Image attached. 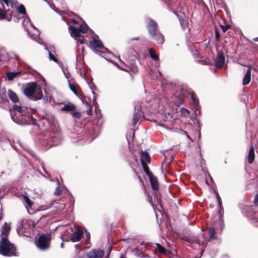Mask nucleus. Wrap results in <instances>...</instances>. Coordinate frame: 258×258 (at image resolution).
<instances>
[{"label": "nucleus", "instance_id": "f257e3e1", "mask_svg": "<svg viewBox=\"0 0 258 258\" xmlns=\"http://www.w3.org/2000/svg\"><path fill=\"white\" fill-rule=\"evenodd\" d=\"M12 118L15 122L19 124H27L30 122L32 115L29 113L26 107L14 105L11 112Z\"/></svg>", "mask_w": 258, "mask_h": 258}, {"label": "nucleus", "instance_id": "f03ea898", "mask_svg": "<svg viewBox=\"0 0 258 258\" xmlns=\"http://www.w3.org/2000/svg\"><path fill=\"white\" fill-rule=\"evenodd\" d=\"M23 92L26 96L34 100H39L43 96L41 88L38 87L35 83H33L28 86L24 90Z\"/></svg>", "mask_w": 258, "mask_h": 258}, {"label": "nucleus", "instance_id": "7ed1b4c3", "mask_svg": "<svg viewBox=\"0 0 258 258\" xmlns=\"http://www.w3.org/2000/svg\"><path fill=\"white\" fill-rule=\"evenodd\" d=\"M0 253L5 256L16 255L15 248L8 239L1 238L0 240Z\"/></svg>", "mask_w": 258, "mask_h": 258}, {"label": "nucleus", "instance_id": "20e7f679", "mask_svg": "<svg viewBox=\"0 0 258 258\" xmlns=\"http://www.w3.org/2000/svg\"><path fill=\"white\" fill-rule=\"evenodd\" d=\"M22 24L30 36L36 38L40 33L38 30L31 23L30 19L26 16L23 17Z\"/></svg>", "mask_w": 258, "mask_h": 258}, {"label": "nucleus", "instance_id": "39448f33", "mask_svg": "<svg viewBox=\"0 0 258 258\" xmlns=\"http://www.w3.org/2000/svg\"><path fill=\"white\" fill-rule=\"evenodd\" d=\"M2 8H0V20H12V13H10L9 0H0Z\"/></svg>", "mask_w": 258, "mask_h": 258}, {"label": "nucleus", "instance_id": "423d86ee", "mask_svg": "<svg viewBox=\"0 0 258 258\" xmlns=\"http://www.w3.org/2000/svg\"><path fill=\"white\" fill-rule=\"evenodd\" d=\"M69 30L71 36L75 39H77L82 37L80 33H86L89 30V27L86 24L84 23L81 25L79 28L74 26H70Z\"/></svg>", "mask_w": 258, "mask_h": 258}, {"label": "nucleus", "instance_id": "0eeeda50", "mask_svg": "<svg viewBox=\"0 0 258 258\" xmlns=\"http://www.w3.org/2000/svg\"><path fill=\"white\" fill-rule=\"evenodd\" d=\"M50 239L44 235H40L35 244L38 248L40 250H46L49 247Z\"/></svg>", "mask_w": 258, "mask_h": 258}, {"label": "nucleus", "instance_id": "6e6552de", "mask_svg": "<svg viewBox=\"0 0 258 258\" xmlns=\"http://www.w3.org/2000/svg\"><path fill=\"white\" fill-rule=\"evenodd\" d=\"M93 45L94 46V50L96 52H100L101 53H105L108 51V49L103 46L101 42L99 39L94 38Z\"/></svg>", "mask_w": 258, "mask_h": 258}, {"label": "nucleus", "instance_id": "1a4fd4ad", "mask_svg": "<svg viewBox=\"0 0 258 258\" xmlns=\"http://www.w3.org/2000/svg\"><path fill=\"white\" fill-rule=\"evenodd\" d=\"M143 112L141 111V106L137 105L135 106V110L133 115V124L135 125L140 118L142 116Z\"/></svg>", "mask_w": 258, "mask_h": 258}, {"label": "nucleus", "instance_id": "9d476101", "mask_svg": "<svg viewBox=\"0 0 258 258\" xmlns=\"http://www.w3.org/2000/svg\"><path fill=\"white\" fill-rule=\"evenodd\" d=\"M143 112L141 111V106L137 105L135 106V110L133 115V124L135 125L140 118L142 116Z\"/></svg>", "mask_w": 258, "mask_h": 258}, {"label": "nucleus", "instance_id": "9b49d317", "mask_svg": "<svg viewBox=\"0 0 258 258\" xmlns=\"http://www.w3.org/2000/svg\"><path fill=\"white\" fill-rule=\"evenodd\" d=\"M83 234L82 229L80 227H77L75 232L70 237L71 240L73 242L79 241L82 237Z\"/></svg>", "mask_w": 258, "mask_h": 258}, {"label": "nucleus", "instance_id": "f8f14e48", "mask_svg": "<svg viewBox=\"0 0 258 258\" xmlns=\"http://www.w3.org/2000/svg\"><path fill=\"white\" fill-rule=\"evenodd\" d=\"M104 251L100 249H94L91 250L87 254L88 258H102Z\"/></svg>", "mask_w": 258, "mask_h": 258}, {"label": "nucleus", "instance_id": "ddd939ff", "mask_svg": "<svg viewBox=\"0 0 258 258\" xmlns=\"http://www.w3.org/2000/svg\"><path fill=\"white\" fill-rule=\"evenodd\" d=\"M225 63V57L224 56V54L221 53H219L217 57H216L215 63V67L217 68H221L224 63Z\"/></svg>", "mask_w": 258, "mask_h": 258}, {"label": "nucleus", "instance_id": "4468645a", "mask_svg": "<svg viewBox=\"0 0 258 258\" xmlns=\"http://www.w3.org/2000/svg\"><path fill=\"white\" fill-rule=\"evenodd\" d=\"M157 24L153 21L152 20L149 21V24L148 25V31L151 36H154L157 32L156 31V26Z\"/></svg>", "mask_w": 258, "mask_h": 258}, {"label": "nucleus", "instance_id": "2eb2a0df", "mask_svg": "<svg viewBox=\"0 0 258 258\" xmlns=\"http://www.w3.org/2000/svg\"><path fill=\"white\" fill-rule=\"evenodd\" d=\"M247 67L248 69L244 76L242 82V84L244 86L249 84L251 80V66H249Z\"/></svg>", "mask_w": 258, "mask_h": 258}, {"label": "nucleus", "instance_id": "dca6fc26", "mask_svg": "<svg viewBox=\"0 0 258 258\" xmlns=\"http://www.w3.org/2000/svg\"><path fill=\"white\" fill-rule=\"evenodd\" d=\"M149 177L153 189L154 190H158L159 188V183L157 177L153 174L150 175Z\"/></svg>", "mask_w": 258, "mask_h": 258}, {"label": "nucleus", "instance_id": "f3484780", "mask_svg": "<svg viewBox=\"0 0 258 258\" xmlns=\"http://www.w3.org/2000/svg\"><path fill=\"white\" fill-rule=\"evenodd\" d=\"M10 230V226L6 222L3 225L1 231L2 238H5V239H8L7 237Z\"/></svg>", "mask_w": 258, "mask_h": 258}, {"label": "nucleus", "instance_id": "a211bd4d", "mask_svg": "<svg viewBox=\"0 0 258 258\" xmlns=\"http://www.w3.org/2000/svg\"><path fill=\"white\" fill-rule=\"evenodd\" d=\"M177 117V115H175L174 112L173 111L168 112L165 115V121H168L171 125L172 124V121L171 119L172 118H175Z\"/></svg>", "mask_w": 258, "mask_h": 258}, {"label": "nucleus", "instance_id": "6ab92c4d", "mask_svg": "<svg viewBox=\"0 0 258 258\" xmlns=\"http://www.w3.org/2000/svg\"><path fill=\"white\" fill-rule=\"evenodd\" d=\"M8 94L10 99L12 102L14 103L19 102L18 97L17 94L14 91L10 89L8 91Z\"/></svg>", "mask_w": 258, "mask_h": 258}, {"label": "nucleus", "instance_id": "aec40b11", "mask_svg": "<svg viewBox=\"0 0 258 258\" xmlns=\"http://www.w3.org/2000/svg\"><path fill=\"white\" fill-rule=\"evenodd\" d=\"M141 160L142 164L146 163V162L147 163H150L151 161L150 157L149 155V154L145 151L143 152L141 156Z\"/></svg>", "mask_w": 258, "mask_h": 258}, {"label": "nucleus", "instance_id": "412c9836", "mask_svg": "<svg viewBox=\"0 0 258 258\" xmlns=\"http://www.w3.org/2000/svg\"><path fill=\"white\" fill-rule=\"evenodd\" d=\"M9 58V54L6 49L0 46V60H5Z\"/></svg>", "mask_w": 258, "mask_h": 258}, {"label": "nucleus", "instance_id": "4be33fe9", "mask_svg": "<svg viewBox=\"0 0 258 258\" xmlns=\"http://www.w3.org/2000/svg\"><path fill=\"white\" fill-rule=\"evenodd\" d=\"M15 9L17 13L22 15V18L26 16L25 8L23 5H21L18 7L15 6Z\"/></svg>", "mask_w": 258, "mask_h": 258}, {"label": "nucleus", "instance_id": "5701e85b", "mask_svg": "<svg viewBox=\"0 0 258 258\" xmlns=\"http://www.w3.org/2000/svg\"><path fill=\"white\" fill-rule=\"evenodd\" d=\"M254 150L252 146L250 147L248 155V162L249 163H252L254 159Z\"/></svg>", "mask_w": 258, "mask_h": 258}, {"label": "nucleus", "instance_id": "b1692460", "mask_svg": "<svg viewBox=\"0 0 258 258\" xmlns=\"http://www.w3.org/2000/svg\"><path fill=\"white\" fill-rule=\"evenodd\" d=\"M22 73L21 71L8 72L7 74V77L9 81L13 80L15 77Z\"/></svg>", "mask_w": 258, "mask_h": 258}, {"label": "nucleus", "instance_id": "393cba45", "mask_svg": "<svg viewBox=\"0 0 258 258\" xmlns=\"http://www.w3.org/2000/svg\"><path fill=\"white\" fill-rule=\"evenodd\" d=\"M76 107L74 105L72 104H66L62 108L61 110L66 111H73L75 109Z\"/></svg>", "mask_w": 258, "mask_h": 258}, {"label": "nucleus", "instance_id": "a878e982", "mask_svg": "<svg viewBox=\"0 0 258 258\" xmlns=\"http://www.w3.org/2000/svg\"><path fill=\"white\" fill-rule=\"evenodd\" d=\"M158 44H163L164 41V36L160 32H157L154 35Z\"/></svg>", "mask_w": 258, "mask_h": 258}, {"label": "nucleus", "instance_id": "bb28decb", "mask_svg": "<svg viewBox=\"0 0 258 258\" xmlns=\"http://www.w3.org/2000/svg\"><path fill=\"white\" fill-rule=\"evenodd\" d=\"M209 237L212 239H216L217 238V236L216 234V231L214 228L210 227L209 229Z\"/></svg>", "mask_w": 258, "mask_h": 258}, {"label": "nucleus", "instance_id": "cd10ccee", "mask_svg": "<svg viewBox=\"0 0 258 258\" xmlns=\"http://www.w3.org/2000/svg\"><path fill=\"white\" fill-rule=\"evenodd\" d=\"M192 242H195L199 246V248L201 249V251H203V248L205 246V242L204 241L201 242L200 239L195 238L194 240H192Z\"/></svg>", "mask_w": 258, "mask_h": 258}, {"label": "nucleus", "instance_id": "c85d7f7f", "mask_svg": "<svg viewBox=\"0 0 258 258\" xmlns=\"http://www.w3.org/2000/svg\"><path fill=\"white\" fill-rule=\"evenodd\" d=\"M23 198L25 203L29 208H31L33 205V202L30 200L26 193L23 195Z\"/></svg>", "mask_w": 258, "mask_h": 258}, {"label": "nucleus", "instance_id": "c756f323", "mask_svg": "<svg viewBox=\"0 0 258 258\" xmlns=\"http://www.w3.org/2000/svg\"><path fill=\"white\" fill-rule=\"evenodd\" d=\"M156 246H157V248L158 250L161 253L164 254H167V250L164 247H163L161 244H160L159 243H157ZM168 252L169 253H170L169 251H168Z\"/></svg>", "mask_w": 258, "mask_h": 258}, {"label": "nucleus", "instance_id": "7c9ffc66", "mask_svg": "<svg viewBox=\"0 0 258 258\" xmlns=\"http://www.w3.org/2000/svg\"><path fill=\"white\" fill-rule=\"evenodd\" d=\"M149 53L150 57L154 59V60H159V57L156 54L155 52L153 49H150L149 50Z\"/></svg>", "mask_w": 258, "mask_h": 258}, {"label": "nucleus", "instance_id": "2f4dec72", "mask_svg": "<svg viewBox=\"0 0 258 258\" xmlns=\"http://www.w3.org/2000/svg\"><path fill=\"white\" fill-rule=\"evenodd\" d=\"M69 88L72 91V92L76 95H78V92L76 89V87L75 84H71L70 81L69 80Z\"/></svg>", "mask_w": 258, "mask_h": 258}, {"label": "nucleus", "instance_id": "473e14b6", "mask_svg": "<svg viewBox=\"0 0 258 258\" xmlns=\"http://www.w3.org/2000/svg\"><path fill=\"white\" fill-rule=\"evenodd\" d=\"M10 13H12V17L13 16V20L15 22H19L20 21V17L18 13H13L12 11H10Z\"/></svg>", "mask_w": 258, "mask_h": 258}, {"label": "nucleus", "instance_id": "72a5a7b5", "mask_svg": "<svg viewBox=\"0 0 258 258\" xmlns=\"http://www.w3.org/2000/svg\"><path fill=\"white\" fill-rule=\"evenodd\" d=\"M142 166L143 167V169H144V170L145 171V172L146 173V174L149 176H150V175H151L152 174L150 172V170H149V167H148L147 165L146 164V163H143L142 164Z\"/></svg>", "mask_w": 258, "mask_h": 258}, {"label": "nucleus", "instance_id": "f704fd0d", "mask_svg": "<svg viewBox=\"0 0 258 258\" xmlns=\"http://www.w3.org/2000/svg\"><path fill=\"white\" fill-rule=\"evenodd\" d=\"M181 113L184 116L187 117L189 115V111L188 110L182 108L180 109Z\"/></svg>", "mask_w": 258, "mask_h": 258}, {"label": "nucleus", "instance_id": "c9c22d12", "mask_svg": "<svg viewBox=\"0 0 258 258\" xmlns=\"http://www.w3.org/2000/svg\"><path fill=\"white\" fill-rule=\"evenodd\" d=\"M57 183H59V181L57 180ZM61 194V189L59 185L58 184L54 191V195L55 196H59Z\"/></svg>", "mask_w": 258, "mask_h": 258}, {"label": "nucleus", "instance_id": "e433bc0d", "mask_svg": "<svg viewBox=\"0 0 258 258\" xmlns=\"http://www.w3.org/2000/svg\"><path fill=\"white\" fill-rule=\"evenodd\" d=\"M179 20L181 27L184 29L187 26V21L181 18H179Z\"/></svg>", "mask_w": 258, "mask_h": 258}, {"label": "nucleus", "instance_id": "4c0bfd02", "mask_svg": "<svg viewBox=\"0 0 258 258\" xmlns=\"http://www.w3.org/2000/svg\"><path fill=\"white\" fill-rule=\"evenodd\" d=\"M49 58L50 59L54 61V62H57V58L53 55V54L50 52L49 51Z\"/></svg>", "mask_w": 258, "mask_h": 258}, {"label": "nucleus", "instance_id": "58836bf2", "mask_svg": "<svg viewBox=\"0 0 258 258\" xmlns=\"http://www.w3.org/2000/svg\"><path fill=\"white\" fill-rule=\"evenodd\" d=\"M220 28L222 29L224 32H225L228 29L230 28L229 25H220Z\"/></svg>", "mask_w": 258, "mask_h": 258}, {"label": "nucleus", "instance_id": "ea45409f", "mask_svg": "<svg viewBox=\"0 0 258 258\" xmlns=\"http://www.w3.org/2000/svg\"><path fill=\"white\" fill-rule=\"evenodd\" d=\"M191 98L195 105L196 106H197L198 104H199V102L197 100L196 97H195L194 95L193 94H191Z\"/></svg>", "mask_w": 258, "mask_h": 258}, {"label": "nucleus", "instance_id": "a19ab883", "mask_svg": "<svg viewBox=\"0 0 258 258\" xmlns=\"http://www.w3.org/2000/svg\"><path fill=\"white\" fill-rule=\"evenodd\" d=\"M72 115L76 118H79L81 116V114L79 112L73 111L72 113Z\"/></svg>", "mask_w": 258, "mask_h": 258}, {"label": "nucleus", "instance_id": "79ce46f5", "mask_svg": "<svg viewBox=\"0 0 258 258\" xmlns=\"http://www.w3.org/2000/svg\"><path fill=\"white\" fill-rule=\"evenodd\" d=\"M22 230H23L22 228H19V229L17 231L18 233H19V234H22V235H23L24 236H28V233H23V231H22Z\"/></svg>", "mask_w": 258, "mask_h": 258}, {"label": "nucleus", "instance_id": "37998d69", "mask_svg": "<svg viewBox=\"0 0 258 258\" xmlns=\"http://www.w3.org/2000/svg\"><path fill=\"white\" fill-rule=\"evenodd\" d=\"M77 40V43H79L80 44H84L85 43V39L83 37H82V38L79 39L78 38Z\"/></svg>", "mask_w": 258, "mask_h": 258}, {"label": "nucleus", "instance_id": "c03bdc74", "mask_svg": "<svg viewBox=\"0 0 258 258\" xmlns=\"http://www.w3.org/2000/svg\"><path fill=\"white\" fill-rule=\"evenodd\" d=\"M254 203L256 205L258 206V194L255 197Z\"/></svg>", "mask_w": 258, "mask_h": 258}, {"label": "nucleus", "instance_id": "a18cd8bd", "mask_svg": "<svg viewBox=\"0 0 258 258\" xmlns=\"http://www.w3.org/2000/svg\"><path fill=\"white\" fill-rule=\"evenodd\" d=\"M41 166H42V169L43 170V171L45 172V173H46L47 174H48V175H49V173L48 171H47L44 168V166H43V165L41 163Z\"/></svg>", "mask_w": 258, "mask_h": 258}, {"label": "nucleus", "instance_id": "49530a36", "mask_svg": "<svg viewBox=\"0 0 258 258\" xmlns=\"http://www.w3.org/2000/svg\"><path fill=\"white\" fill-rule=\"evenodd\" d=\"M217 201H218V204H219V206L220 207V200H219V197L218 195H217Z\"/></svg>", "mask_w": 258, "mask_h": 258}, {"label": "nucleus", "instance_id": "de8ad7c7", "mask_svg": "<svg viewBox=\"0 0 258 258\" xmlns=\"http://www.w3.org/2000/svg\"><path fill=\"white\" fill-rule=\"evenodd\" d=\"M15 57L16 59L17 60V61L19 60V57L17 55L15 54Z\"/></svg>", "mask_w": 258, "mask_h": 258}, {"label": "nucleus", "instance_id": "09e8293b", "mask_svg": "<svg viewBox=\"0 0 258 258\" xmlns=\"http://www.w3.org/2000/svg\"><path fill=\"white\" fill-rule=\"evenodd\" d=\"M62 72L64 74V75L66 76V78H68V77L67 76V73H66L65 71L63 70V69H62Z\"/></svg>", "mask_w": 258, "mask_h": 258}, {"label": "nucleus", "instance_id": "8fccbe9b", "mask_svg": "<svg viewBox=\"0 0 258 258\" xmlns=\"http://www.w3.org/2000/svg\"><path fill=\"white\" fill-rule=\"evenodd\" d=\"M254 41H258V37H255L253 38Z\"/></svg>", "mask_w": 258, "mask_h": 258}, {"label": "nucleus", "instance_id": "3c124183", "mask_svg": "<svg viewBox=\"0 0 258 258\" xmlns=\"http://www.w3.org/2000/svg\"><path fill=\"white\" fill-rule=\"evenodd\" d=\"M72 22L74 23V24H77L78 22H77V21H76L75 20H72Z\"/></svg>", "mask_w": 258, "mask_h": 258}, {"label": "nucleus", "instance_id": "603ef678", "mask_svg": "<svg viewBox=\"0 0 258 258\" xmlns=\"http://www.w3.org/2000/svg\"><path fill=\"white\" fill-rule=\"evenodd\" d=\"M218 36H219V34H218V33H217V31H216V37H218Z\"/></svg>", "mask_w": 258, "mask_h": 258}, {"label": "nucleus", "instance_id": "864d4df0", "mask_svg": "<svg viewBox=\"0 0 258 258\" xmlns=\"http://www.w3.org/2000/svg\"><path fill=\"white\" fill-rule=\"evenodd\" d=\"M118 59L119 61H120L121 63L123 64V62L120 60V59L119 57L118 58Z\"/></svg>", "mask_w": 258, "mask_h": 258}, {"label": "nucleus", "instance_id": "5fc2aeb1", "mask_svg": "<svg viewBox=\"0 0 258 258\" xmlns=\"http://www.w3.org/2000/svg\"><path fill=\"white\" fill-rule=\"evenodd\" d=\"M60 246H61V247H62V248L63 247V243H61Z\"/></svg>", "mask_w": 258, "mask_h": 258}, {"label": "nucleus", "instance_id": "6e6d98bb", "mask_svg": "<svg viewBox=\"0 0 258 258\" xmlns=\"http://www.w3.org/2000/svg\"><path fill=\"white\" fill-rule=\"evenodd\" d=\"M185 134H186V136H187V137L188 138L190 139V137H189V136L186 134V132H185Z\"/></svg>", "mask_w": 258, "mask_h": 258}, {"label": "nucleus", "instance_id": "4d7b16f0", "mask_svg": "<svg viewBox=\"0 0 258 258\" xmlns=\"http://www.w3.org/2000/svg\"><path fill=\"white\" fill-rule=\"evenodd\" d=\"M166 128L167 129H168V130L171 129V127H169V126H168V127H166Z\"/></svg>", "mask_w": 258, "mask_h": 258}, {"label": "nucleus", "instance_id": "13d9d810", "mask_svg": "<svg viewBox=\"0 0 258 258\" xmlns=\"http://www.w3.org/2000/svg\"><path fill=\"white\" fill-rule=\"evenodd\" d=\"M112 63H113L114 65H115V66H118L117 63H114V62H112Z\"/></svg>", "mask_w": 258, "mask_h": 258}, {"label": "nucleus", "instance_id": "bf43d9fd", "mask_svg": "<svg viewBox=\"0 0 258 258\" xmlns=\"http://www.w3.org/2000/svg\"><path fill=\"white\" fill-rule=\"evenodd\" d=\"M137 39H138L137 38H135L133 39V40H137Z\"/></svg>", "mask_w": 258, "mask_h": 258}, {"label": "nucleus", "instance_id": "052dcab7", "mask_svg": "<svg viewBox=\"0 0 258 258\" xmlns=\"http://www.w3.org/2000/svg\"><path fill=\"white\" fill-rule=\"evenodd\" d=\"M172 111H173L174 112L175 114V112H177V111H175V112H174V111L173 110Z\"/></svg>", "mask_w": 258, "mask_h": 258}, {"label": "nucleus", "instance_id": "680f3d73", "mask_svg": "<svg viewBox=\"0 0 258 258\" xmlns=\"http://www.w3.org/2000/svg\"><path fill=\"white\" fill-rule=\"evenodd\" d=\"M120 69H121L122 70H124L123 69L121 68H120L119 67H118Z\"/></svg>", "mask_w": 258, "mask_h": 258}, {"label": "nucleus", "instance_id": "e2e57ef3", "mask_svg": "<svg viewBox=\"0 0 258 258\" xmlns=\"http://www.w3.org/2000/svg\"><path fill=\"white\" fill-rule=\"evenodd\" d=\"M161 125L162 126H165V125H163V124H161Z\"/></svg>", "mask_w": 258, "mask_h": 258}]
</instances>
